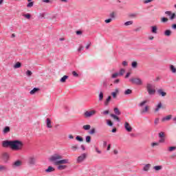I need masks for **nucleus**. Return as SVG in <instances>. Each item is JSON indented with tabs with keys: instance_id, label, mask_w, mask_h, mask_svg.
Returning a JSON list of instances; mask_svg holds the SVG:
<instances>
[{
	"instance_id": "nucleus-60",
	"label": "nucleus",
	"mask_w": 176,
	"mask_h": 176,
	"mask_svg": "<svg viewBox=\"0 0 176 176\" xmlns=\"http://www.w3.org/2000/svg\"><path fill=\"white\" fill-rule=\"evenodd\" d=\"M110 16L112 18V19H115V12H112L110 14Z\"/></svg>"
},
{
	"instance_id": "nucleus-46",
	"label": "nucleus",
	"mask_w": 176,
	"mask_h": 176,
	"mask_svg": "<svg viewBox=\"0 0 176 176\" xmlns=\"http://www.w3.org/2000/svg\"><path fill=\"white\" fill-rule=\"evenodd\" d=\"M34 6V2L31 1L30 2L28 5L27 7L28 8H32Z\"/></svg>"
},
{
	"instance_id": "nucleus-11",
	"label": "nucleus",
	"mask_w": 176,
	"mask_h": 176,
	"mask_svg": "<svg viewBox=\"0 0 176 176\" xmlns=\"http://www.w3.org/2000/svg\"><path fill=\"white\" fill-rule=\"evenodd\" d=\"M118 94H119V88H116L115 91L111 92L113 98H116V97H118Z\"/></svg>"
},
{
	"instance_id": "nucleus-9",
	"label": "nucleus",
	"mask_w": 176,
	"mask_h": 176,
	"mask_svg": "<svg viewBox=\"0 0 176 176\" xmlns=\"http://www.w3.org/2000/svg\"><path fill=\"white\" fill-rule=\"evenodd\" d=\"M124 126L125 130L128 131V133H131V131H133V127L130 126V124L129 122H126Z\"/></svg>"
},
{
	"instance_id": "nucleus-26",
	"label": "nucleus",
	"mask_w": 176,
	"mask_h": 176,
	"mask_svg": "<svg viewBox=\"0 0 176 176\" xmlns=\"http://www.w3.org/2000/svg\"><path fill=\"white\" fill-rule=\"evenodd\" d=\"M153 168L155 170V171H160V170H162L163 168V166H155Z\"/></svg>"
},
{
	"instance_id": "nucleus-22",
	"label": "nucleus",
	"mask_w": 176,
	"mask_h": 176,
	"mask_svg": "<svg viewBox=\"0 0 176 176\" xmlns=\"http://www.w3.org/2000/svg\"><path fill=\"white\" fill-rule=\"evenodd\" d=\"M66 168H67V165H59V166H58V167H57L58 170H65Z\"/></svg>"
},
{
	"instance_id": "nucleus-34",
	"label": "nucleus",
	"mask_w": 176,
	"mask_h": 176,
	"mask_svg": "<svg viewBox=\"0 0 176 176\" xmlns=\"http://www.w3.org/2000/svg\"><path fill=\"white\" fill-rule=\"evenodd\" d=\"M20 67H21V63L20 62H17L14 65V68L16 69V68H20Z\"/></svg>"
},
{
	"instance_id": "nucleus-28",
	"label": "nucleus",
	"mask_w": 176,
	"mask_h": 176,
	"mask_svg": "<svg viewBox=\"0 0 176 176\" xmlns=\"http://www.w3.org/2000/svg\"><path fill=\"white\" fill-rule=\"evenodd\" d=\"M170 71H171L173 74H175V72H176V68H175V67H174V65H171L170 66Z\"/></svg>"
},
{
	"instance_id": "nucleus-41",
	"label": "nucleus",
	"mask_w": 176,
	"mask_h": 176,
	"mask_svg": "<svg viewBox=\"0 0 176 176\" xmlns=\"http://www.w3.org/2000/svg\"><path fill=\"white\" fill-rule=\"evenodd\" d=\"M175 150H176L175 146H170V147L168 148L169 152H173V151H175Z\"/></svg>"
},
{
	"instance_id": "nucleus-8",
	"label": "nucleus",
	"mask_w": 176,
	"mask_h": 176,
	"mask_svg": "<svg viewBox=\"0 0 176 176\" xmlns=\"http://www.w3.org/2000/svg\"><path fill=\"white\" fill-rule=\"evenodd\" d=\"M94 115H96V111H87L84 113V117L85 118H91Z\"/></svg>"
},
{
	"instance_id": "nucleus-24",
	"label": "nucleus",
	"mask_w": 176,
	"mask_h": 176,
	"mask_svg": "<svg viewBox=\"0 0 176 176\" xmlns=\"http://www.w3.org/2000/svg\"><path fill=\"white\" fill-rule=\"evenodd\" d=\"M76 141H78L79 142H83V138H82L80 135H77L76 137Z\"/></svg>"
},
{
	"instance_id": "nucleus-59",
	"label": "nucleus",
	"mask_w": 176,
	"mask_h": 176,
	"mask_svg": "<svg viewBox=\"0 0 176 176\" xmlns=\"http://www.w3.org/2000/svg\"><path fill=\"white\" fill-rule=\"evenodd\" d=\"M82 50H83V46L80 45V46L79 47V48L78 49V52H82Z\"/></svg>"
},
{
	"instance_id": "nucleus-55",
	"label": "nucleus",
	"mask_w": 176,
	"mask_h": 176,
	"mask_svg": "<svg viewBox=\"0 0 176 176\" xmlns=\"http://www.w3.org/2000/svg\"><path fill=\"white\" fill-rule=\"evenodd\" d=\"M147 112H148V111H140V115L144 116V115H145V113H147Z\"/></svg>"
},
{
	"instance_id": "nucleus-44",
	"label": "nucleus",
	"mask_w": 176,
	"mask_h": 176,
	"mask_svg": "<svg viewBox=\"0 0 176 176\" xmlns=\"http://www.w3.org/2000/svg\"><path fill=\"white\" fill-rule=\"evenodd\" d=\"M159 118H155V120H154V124L155 126H157V124H159Z\"/></svg>"
},
{
	"instance_id": "nucleus-62",
	"label": "nucleus",
	"mask_w": 176,
	"mask_h": 176,
	"mask_svg": "<svg viewBox=\"0 0 176 176\" xmlns=\"http://www.w3.org/2000/svg\"><path fill=\"white\" fill-rule=\"evenodd\" d=\"M153 0H145L144 3H149V2H152Z\"/></svg>"
},
{
	"instance_id": "nucleus-49",
	"label": "nucleus",
	"mask_w": 176,
	"mask_h": 176,
	"mask_svg": "<svg viewBox=\"0 0 176 176\" xmlns=\"http://www.w3.org/2000/svg\"><path fill=\"white\" fill-rule=\"evenodd\" d=\"M96 133V129L93 128L91 129V131H89V134L93 135Z\"/></svg>"
},
{
	"instance_id": "nucleus-23",
	"label": "nucleus",
	"mask_w": 176,
	"mask_h": 176,
	"mask_svg": "<svg viewBox=\"0 0 176 176\" xmlns=\"http://www.w3.org/2000/svg\"><path fill=\"white\" fill-rule=\"evenodd\" d=\"M68 79V76H64L60 78L61 83H65V81Z\"/></svg>"
},
{
	"instance_id": "nucleus-15",
	"label": "nucleus",
	"mask_w": 176,
	"mask_h": 176,
	"mask_svg": "<svg viewBox=\"0 0 176 176\" xmlns=\"http://www.w3.org/2000/svg\"><path fill=\"white\" fill-rule=\"evenodd\" d=\"M8 133H10V126H5L3 130V134H8Z\"/></svg>"
},
{
	"instance_id": "nucleus-51",
	"label": "nucleus",
	"mask_w": 176,
	"mask_h": 176,
	"mask_svg": "<svg viewBox=\"0 0 176 176\" xmlns=\"http://www.w3.org/2000/svg\"><path fill=\"white\" fill-rule=\"evenodd\" d=\"M26 75H28V76H31V75H32V72L30 70H28L26 72Z\"/></svg>"
},
{
	"instance_id": "nucleus-43",
	"label": "nucleus",
	"mask_w": 176,
	"mask_h": 176,
	"mask_svg": "<svg viewBox=\"0 0 176 176\" xmlns=\"http://www.w3.org/2000/svg\"><path fill=\"white\" fill-rule=\"evenodd\" d=\"M107 124L108 126H110V127H112L113 126V123L110 120H107Z\"/></svg>"
},
{
	"instance_id": "nucleus-33",
	"label": "nucleus",
	"mask_w": 176,
	"mask_h": 176,
	"mask_svg": "<svg viewBox=\"0 0 176 176\" xmlns=\"http://www.w3.org/2000/svg\"><path fill=\"white\" fill-rule=\"evenodd\" d=\"M104 100V94L100 92L99 94V101H102Z\"/></svg>"
},
{
	"instance_id": "nucleus-14",
	"label": "nucleus",
	"mask_w": 176,
	"mask_h": 176,
	"mask_svg": "<svg viewBox=\"0 0 176 176\" xmlns=\"http://www.w3.org/2000/svg\"><path fill=\"white\" fill-rule=\"evenodd\" d=\"M54 171H56V169L52 166H48V168L45 169V173H53Z\"/></svg>"
},
{
	"instance_id": "nucleus-19",
	"label": "nucleus",
	"mask_w": 176,
	"mask_h": 176,
	"mask_svg": "<svg viewBox=\"0 0 176 176\" xmlns=\"http://www.w3.org/2000/svg\"><path fill=\"white\" fill-rule=\"evenodd\" d=\"M149 168H151V164H147L144 166L143 170H144V171H148Z\"/></svg>"
},
{
	"instance_id": "nucleus-31",
	"label": "nucleus",
	"mask_w": 176,
	"mask_h": 176,
	"mask_svg": "<svg viewBox=\"0 0 176 176\" xmlns=\"http://www.w3.org/2000/svg\"><path fill=\"white\" fill-rule=\"evenodd\" d=\"M8 170V168L3 165H0V171H6Z\"/></svg>"
},
{
	"instance_id": "nucleus-35",
	"label": "nucleus",
	"mask_w": 176,
	"mask_h": 176,
	"mask_svg": "<svg viewBox=\"0 0 176 176\" xmlns=\"http://www.w3.org/2000/svg\"><path fill=\"white\" fill-rule=\"evenodd\" d=\"M131 93H133V91H131V89H126V90L124 91V94H125V96H127V95H129V94H131Z\"/></svg>"
},
{
	"instance_id": "nucleus-57",
	"label": "nucleus",
	"mask_w": 176,
	"mask_h": 176,
	"mask_svg": "<svg viewBox=\"0 0 176 176\" xmlns=\"http://www.w3.org/2000/svg\"><path fill=\"white\" fill-rule=\"evenodd\" d=\"M122 65H123L124 67H127V65H129V64L127 63L126 61H123V62H122Z\"/></svg>"
},
{
	"instance_id": "nucleus-58",
	"label": "nucleus",
	"mask_w": 176,
	"mask_h": 176,
	"mask_svg": "<svg viewBox=\"0 0 176 176\" xmlns=\"http://www.w3.org/2000/svg\"><path fill=\"white\" fill-rule=\"evenodd\" d=\"M120 111H115V114L118 116L119 115H120Z\"/></svg>"
},
{
	"instance_id": "nucleus-13",
	"label": "nucleus",
	"mask_w": 176,
	"mask_h": 176,
	"mask_svg": "<svg viewBox=\"0 0 176 176\" xmlns=\"http://www.w3.org/2000/svg\"><path fill=\"white\" fill-rule=\"evenodd\" d=\"M157 93L159 96H162V97H166L167 96V93L164 92L163 89H158Z\"/></svg>"
},
{
	"instance_id": "nucleus-10",
	"label": "nucleus",
	"mask_w": 176,
	"mask_h": 176,
	"mask_svg": "<svg viewBox=\"0 0 176 176\" xmlns=\"http://www.w3.org/2000/svg\"><path fill=\"white\" fill-rule=\"evenodd\" d=\"M1 158L3 159V160L7 163L8 161L9 160V153H3L1 155Z\"/></svg>"
},
{
	"instance_id": "nucleus-18",
	"label": "nucleus",
	"mask_w": 176,
	"mask_h": 176,
	"mask_svg": "<svg viewBox=\"0 0 176 176\" xmlns=\"http://www.w3.org/2000/svg\"><path fill=\"white\" fill-rule=\"evenodd\" d=\"M171 118H172V116L171 115H168V116H167L166 117H164L162 119V122H166V120H170L171 119Z\"/></svg>"
},
{
	"instance_id": "nucleus-39",
	"label": "nucleus",
	"mask_w": 176,
	"mask_h": 176,
	"mask_svg": "<svg viewBox=\"0 0 176 176\" xmlns=\"http://www.w3.org/2000/svg\"><path fill=\"white\" fill-rule=\"evenodd\" d=\"M146 102H148V100H144V101L141 102L139 104V107H144V105H145V104H146Z\"/></svg>"
},
{
	"instance_id": "nucleus-29",
	"label": "nucleus",
	"mask_w": 176,
	"mask_h": 176,
	"mask_svg": "<svg viewBox=\"0 0 176 176\" xmlns=\"http://www.w3.org/2000/svg\"><path fill=\"white\" fill-rule=\"evenodd\" d=\"M111 98H112L111 96H109L104 102V105H108L109 104V102L111 101Z\"/></svg>"
},
{
	"instance_id": "nucleus-53",
	"label": "nucleus",
	"mask_w": 176,
	"mask_h": 176,
	"mask_svg": "<svg viewBox=\"0 0 176 176\" xmlns=\"http://www.w3.org/2000/svg\"><path fill=\"white\" fill-rule=\"evenodd\" d=\"M72 75L76 77L79 76V74H78V73H76L75 71L72 72Z\"/></svg>"
},
{
	"instance_id": "nucleus-4",
	"label": "nucleus",
	"mask_w": 176,
	"mask_h": 176,
	"mask_svg": "<svg viewBox=\"0 0 176 176\" xmlns=\"http://www.w3.org/2000/svg\"><path fill=\"white\" fill-rule=\"evenodd\" d=\"M146 90L150 96L155 94L156 93V90L153 89V85L151 84H147L146 85Z\"/></svg>"
},
{
	"instance_id": "nucleus-6",
	"label": "nucleus",
	"mask_w": 176,
	"mask_h": 176,
	"mask_svg": "<svg viewBox=\"0 0 176 176\" xmlns=\"http://www.w3.org/2000/svg\"><path fill=\"white\" fill-rule=\"evenodd\" d=\"M87 157V153H82L81 155L78 156L77 158V163H82Z\"/></svg>"
},
{
	"instance_id": "nucleus-20",
	"label": "nucleus",
	"mask_w": 176,
	"mask_h": 176,
	"mask_svg": "<svg viewBox=\"0 0 176 176\" xmlns=\"http://www.w3.org/2000/svg\"><path fill=\"white\" fill-rule=\"evenodd\" d=\"M110 116L116 120H117V122H120V119L116 114L111 113L110 114Z\"/></svg>"
},
{
	"instance_id": "nucleus-12",
	"label": "nucleus",
	"mask_w": 176,
	"mask_h": 176,
	"mask_svg": "<svg viewBox=\"0 0 176 176\" xmlns=\"http://www.w3.org/2000/svg\"><path fill=\"white\" fill-rule=\"evenodd\" d=\"M46 124L47 129H52V127H53V126H52V120H50V118L46 119Z\"/></svg>"
},
{
	"instance_id": "nucleus-64",
	"label": "nucleus",
	"mask_w": 176,
	"mask_h": 176,
	"mask_svg": "<svg viewBox=\"0 0 176 176\" xmlns=\"http://www.w3.org/2000/svg\"><path fill=\"white\" fill-rule=\"evenodd\" d=\"M172 28H173V30H176V24L172 25Z\"/></svg>"
},
{
	"instance_id": "nucleus-32",
	"label": "nucleus",
	"mask_w": 176,
	"mask_h": 176,
	"mask_svg": "<svg viewBox=\"0 0 176 176\" xmlns=\"http://www.w3.org/2000/svg\"><path fill=\"white\" fill-rule=\"evenodd\" d=\"M164 142H166V138H160L159 143L164 144Z\"/></svg>"
},
{
	"instance_id": "nucleus-17",
	"label": "nucleus",
	"mask_w": 176,
	"mask_h": 176,
	"mask_svg": "<svg viewBox=\"0 0 176 176\" xmlns=\"http://www.w3.org/2000/svg\"><path fill=\"white\" fill-rule=\"evenodd\" d=\"M152 30L151 32H153V34H157V26L154 25L151 27Z\"/></svg>"
},
{
	"instance_id": "nucleus-54",
	"label": "nucleus",
	"mask_w": 176,
	"mask_h": 176,
	"mask_svg": "<svg viewBox=\"0 0 176 176\" xmlns=\"http://www.w3.org/2000/svg\"><path fill=\"white\" fill-rule=\"evenodd\" d=\"M72 151H76V149H78V146H72Z\"/></svg>"
},
{
	"instance_id": "nucleus-56",
	"label": "nucleus",
	"mask_w": 176,
	"mask_h": 176,
	"mask_svg": "<svg viewBox=\"0 0 176 176\" xmlns=\"http://www.w3.org/2000/svg\"><path fill=\"white\" fill-rule=\"evenodd\" d=\"M111 21H112V19H106L104 21V23H111Z\"/></svg>"
},
{
	"instance_id": "nucleus-40",
	"label": "nucleus",
	"mask_w": 176,
	"mask_h": 176,
	"mask_svg": "<svg viewBox=\"0 0 176 176\" xmlns=\"http://www.w3.org/2000/svg\"><path fill=\"white\" fill-rule=\"evenodd\" d=\"M125 72H126V71L124 70V69H121L120 70V73H118V74H119V75H120V76H123V74H124Z\"/></svg>"
},
{
	"instance_id": "nucleus-5",
	"label": "nucleus",
	"mask_w": 176,
	"mask_h": 176,
	"mask_svg": "<svg viewBox=\"0 0 176 176\" xmlns=\"http://www.w3.org/2000/svg\"><path fill=\"white\" fill-rule=\"evenodd\" d=\"M28 164H30V166H35V163H36V158L34 156H31L28 158Z\"/></svg>"
},
{
	"instance_id": "nucleus-36",
	"label": "nucleus",
	"mask_w": 176,
	"mask_h": 176,
	"mask_svg": "<svg viewBox=\"0 0 176 176\" xmlns=\"http://www.w3.org/2000/svg\"><path fill=\"white\" fill-rule=\"evenodd\" d=\"M91 126H90V125H89V124H87V125H84L83 126H82V129H84V130H90V128H91Z\"/></svg>"
},
{
	"instance_id": "nucleus-30",
	"label": "nucleus",
	"mask_w": 176,
	"mask_h": 176,
	"mask_svg": "<svg viewBox=\"0 0 176 176\" xmlns=\"http://www.w3.org/2000/svg\"><path fill=\"white\" fill-rule=\"evenodd\" d=\"M23 17H25L28 20H30L31 19V14H23Z\"/></svg>"
},
{
	"instance_id": "nucleus-37",
	"label": "nucleus",
	"mask_w": 176,
	"mask_h": 176,
	"mask_svg": "<svg viewBox=\"0 0 176 176\" xmlns=\"http://www.w3.org/2000/svg\"><path fill=\"white\" fill-rule=\"evenodd\" d=\"M131 65H132L133 68H137V66L138 65V63L136 61H133V62H132Z\"/></svg>"
},
{
	"instance_id": "nucleus-38",
	"label": "nucleus",
	"mask_w": 176,
	"mask_h": 176,
	"mask_svg": "<svg viewBox=\"0 0 176 176\" xmlns=\"http://www.w3.org/2000/svg\"><path fill=\"white\" fill-rule=\"evenodd\" d=\"M133 21H129L127 22L124 23V25L127 26V25H133Z\"/></svg>"
},
{
	"instance_id": "nucleus-52",
	"label": "nucleus",
	"mask_w": 176,
	"mask_h": 176,
	"mask_svg": "<svg viewBox=\"0 0 176 176\" xmlns=\"http://www.w3.org/2000/svg\"><path fill=\"white\" fill-rule=\"evenodd\" d=\"M165 14H167V16H171V14H173V13L171 12V11H166L165 12Z\"/></svg>"
},
{
	"instance_id": "nucleus-1",
	"label": "nucleus",
	"mask_w": 176,
	"mask_h": 176,
	"mask_svg": "<svg viewBox=\"0 0 176 176\" xmlns=\"http://www.w3.org/2000/svg\"><path fill=\"white\" fill-rule=\"evenodd\" d=\"M3 148H10L12 151H21L24 146V143L19 140H4L2 142Z\"/></svg>"
},
{
	"instance_id": "nucleus-47",
	"label": "nucleus",
	"mask_w": 176,
	"mask_h": 176,
	"mask_svg": "<svg viewBox=\"0 0 176 176\" xmlns=\"http://www.w3.org/2000/svg\"><path fill=\"white\" fill-rule=\"evenodd\" d=\"M120 76L119 73H115V74H112L111 78H118V76Z\"/></svg>"
},
{
	"instance_id": "nucleus-3",
	"label": "nucleus",
	"mask_w": 176,
	"mask_h": 176,
	"mask_svg": "<svg viewBox=\"0 0 176 176\" xmlns=\"http://www.w3.org/2000/svg\"><path fill=\"white\" fill-rule=\"evenodd\" d=\"M130 82L133 83V85H138V86H141V85H142V80L140 78H132L130 79Z\"/></svg>"
},
{
	"instance_id": "nucleus-61",
	"label": "nucleus",
	"mask_w": 176,
	"mask_h": 176,
	"mask_svg": "<svg viewBox=\"0 0 176 176\" xmlns=\"http://www.w3.org/2000/svg\"><path fill=\"white\" fill-rule=\"evenodd\" d=\"M95 150H96V152H97V153H99V154L101 153V151L98 150V147H96Z\"/></svg>"
},
{
	"instance_id": "nucleus-50",
	"label": "nucleus",
	"mask_w": 176,
	"mask_h": 176,
	"mask_svg": "<svg viewBox=\"0 0 176 176\" xmlns=\"http://www.w3.org/2000/svg\"><path fill=\"white\" fill-rule=\"evenodd\" d=\"M151 146H159V142L151 143Z\"/></svg>"
},
{
	"instance_id": "nucleus-63",
	"label": "nucleus",
	"mask_w": 176,
	"mask_h": 176,
	"mask_svg": "<svg viewBox=\"0 0 176 176\" xmlns=\"http://www.w3.org/2000/svg\"><path fill=\"white\" fill-rule=\"evenodd\" d=\"M109 113V111H104L102 112L103 115H108Z\"/></svg>"
},
{
	"instance_id": "nucleus-2",
	"label": "nucleus",
	"mask_w": 176,
	"mask_h": 176,
	"mask_svg": "<svg viewBox=\"0 0 176 176\" xmlns=\"http://www.w3.org/2000/svg\"><path fill=\"white\" fill-rule=\"evenodd\" d=\"M63 156L59 154H54L52 155L50 158V162H54L55 166H58L59 164H68L69 163V160H61ZM58 160V161H57Z\"/></svg>"
},
{
	"instance_id": "nucleus-16",
	"label": "nucleus",
	"mask_w": 176,
	"mask_h": 176,
	"mask_svg": "<svg viewBox=\"0 0 176 176\" xmlns=\"http://www.w3.org/2000/svg\"><path fill=\"white\" fill-rule=\"evenodd\" d=\"M164 109V107H163V104H162V102L158 103V104L157 105L156 108H155V111H159V109Z\"/></svg>"
},
{
	"instance_id": "nucleus-21",
	"label": "nucleus",
	"mask_w": 176,
	"mask_h": 176,
	"mask_svg": "<svg viewBox=\"0 0 176 176\" xmlns=\"http://www.w3.org/2000/svg\"><path fill=\"white\" fill-rule=\"evenodd\" d=\"M164 35H165V36H170L171 35V30H166L164 33Z\"/></svg>"
},
{
	"instance_id": "nucleus-25",
	"label": "nucleus",
	"mask_w": 176,
	"mask_h": 176,
	"mask_svg": "<svg viewBox=\"0 0 176 176\" xmlns=\"http://www.w3.org/2000/svg\"><path fill=\"white\" fill-rule=\"evenodd\" d=\"M36 91H39V89L38 88H34L32 90L30 91V94H35V93H36Z\"/></svg>"
},
{
	"instance_id": "nucleus-7",
	"label": "nucleus",
	"mask_w": 176,
	"mask_h": 176,
	"mask_svg": "<svg viewBox=\"0 0 176 176\" xmlns=\"http://www.w3.org/2000/svg\"><path fill=\"white\" fill-rule=\"evenodd\" d=\"M23 165V162L21 160H18L15 161L14 163L12 164V168H16V167H20Z\"/></svg>"
},
{
	"instance_id": "nucleus-48",
	"label": "nucleus",
	"mask_w": 176,
	"mask_h": 176,
	"mask_svg": "<svg viewBox=\"0 0 176 176\" xmlns=\"http://www.w3.org/2000/svg\"><path fill=\"white\" fill-rule=\"evenodd\" d=\"M175 13L171 14L170 16V20H174V19H175Z\"/></svg>"
},
{
	"instance_id": "nucleus-27",
	"label": "nucleus",
	"mask_w": 176,
	"mask_h": 176,
	"mask_svg": "<svg viewBox=\"0 0 176 176\" xmlns=\"http://www.w3.org/2000/svg\"><path fill=\"white\" fill-rule=\"evenodd\" d=\"M85 140L86 142H87L88 144H90V142H91V137L90 135L86 136Z\"/></svg>"
},
{
	"instance_id": "nucleus-42",
	"label": "nucleus",
	"mask_w": 176,
	"mask_h": 176,
	"mask_svg": "<svg viewBox=\"0 0 176 176\" xmlns=\"http://www.w3.org/2000/svg\"><path fill=\"white\" fill-rule=\"evenodd\" d=\"M161 21L162 23H167V21H168V19H167L166 17H163V18H162Z\"/></svg>"
},
{
	"instance_id": "nucleus-45",
	"label": "nucleus",
	"mask_w": 176,
	"mask_h": 176,
	"mask_svg": "<svg viewBox=\"0 0 176 176\" xmlns=\"http://www.w3.org/2000/svg\"><path fill=\"white\" fill-rule=\"evenodd\" d=\"M158 135H159V138H164V132H160V133L158 134Z\"/></svg>"
}]
</instances>
